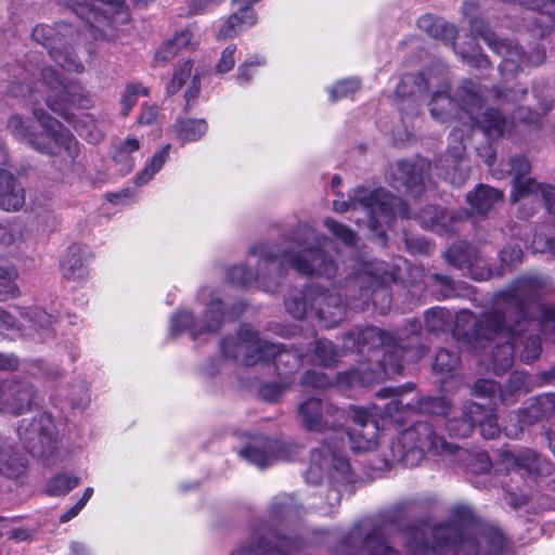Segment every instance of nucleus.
Returning <instances> with one entry per match:
<instances>
[{
    "instance_id": "20",
    "label": "nucleus",
    "mask_w": 555,
    "mask_h": 555,
    "mask_svg": "<svg viewBox=\"0 0 555 555\" xmlns=\"http://www.w3.org/2000/svg\"><path fill=\"white\" fill-rule=\"evenodd\" d=\"M352 425L348 429L351 449L356 452H371L378 446L379 427L371 412L361 408L350 409Z\"/></svg>"
},
{
    "instance_id": "61",
    "label": "nucleus",
    "mask_w": 555,
    "mask_h": 555,
    "mask_svg": "<svg viewBox=\"0 0 555 555\" xmlns=\"http://www.w3.org/2000/svg\"><path fill=\"white\" fill-rule=\"evenodd\" d=\"M528 379H529V376L525 373H514L511 377V380H509V388L513 390V391H520V390H524V391H528Z\"/></svg>"
},
{
    "instance_id": "57",
    "label": "nucleus",
    "mask_w": 555,
    "mask_h": 555,
    "mask_svg": "<svg viewBox=\"0 0 555 555\" xmlns=\"http://www.w3.org/2000/svg\"><path fill=\"white\" fill-rule=\"evenodd\" d=\"M541 353V341L538 336H528L524 343V349L520 351V359L530 363L534 361Z\"/></svg>"
},
{
    "instance_id": "22",
    "label": "nucleus",
    "mask_w": 555,
    "mask_h": 555,
    "mask_svg": "<svg viewBox=\"0 0 555 555\" xmlns=\"http://www.w3.org/2000/svg\"><path fill=\"white\" fill-rule=\"evenodd\" d=\"M386 409L387 414L397 424H403L418 413L449 415L450 412L449 402L444 398H424L416 400V403L396 398Z\"/></svg>"
},
{
    "instance_id": "11",
    "label": "nucleus",
    "mask_w": 555,
    "mask_h": 555,
    "mask_svg": "<svg viewBox=\"0 0 555 555\" xmlns=\"http://www.w3.org/2000/svg\"><path fill=\"white\" fill-rule=\"evenodd\" d=\"M469 23L470 30L476 36L482 38L495 53L502 56L500 68L503 74H514L526 64L535 66L543 62V51L535 50L529 56H526L518 46L509 41L499 40L482 20L474 18Z\"/></svg>"
},
{
    "instance_id": "27",
    "label": "nucleus",
    "mask_w": 555,
    "mask_h": 555,
    "mask_svg": "<svg viewBox=\"0 0 555 555\" xmlns=\"http://www.w3.org/2000/svg\"><path fill=\"white\" fill-rule=\"evenodd\" d=\"M22 321H16L15 315L0 310V334L3 331H29L48 330L53 323V317L40 308H31L25 312L16 309Z\"/></svg>"
},
{
    "instance_id": "28",
    "label": "nucleus",
    "mask_w": 555,
    "mask_h": 555,
    "mask_svg": "<svg viewBox=\"0 0 555 555\" xmlns=\"http://www.w3.org/2000/svg\"><path fill=\"white\" fill-rule=\"evenodd\" d=\"M465 149L462 131L454 130L448 145L447 162L449 165L444 175V179L454 185H462L468 178V164L464 159Z\"/></svg>"
},
{
    "instance_id": "21",
    "label": "nucleus",
    "mask_w": 555,
    "mask_h": 555,
    "mask_svg": "<svg viewBox=\"0 0 555 555\" xmlns=\"http://www.w3.org/2000/svg\"><path fill=\"white\" fill-rule=\"evenodd\" d=\"M429 169L430 163L424 158H418L413 163L397 162L389 170L390 184L398 191L417 196L424 190L425 177Z\"/></svg>"
},
{
    "instance_id": "15",
    "label": "nucleus",
    "mask_w": 555,
    "mask_h": 555,
    "mask_svg": "<svg viewBox=\"0 0 555 555\" xmlns=\"http://www.w3.org/2000/svg\"><path fill=\"white\" fill-rule=\"evenodd\" d=\"M391 278V274L385 269L384 262L364 263L363 268L350 281L347 289L360 288L363 302H366L372 297L373 304L376 307L378 306V298H380L383 304L379 310L385 312L390 306V296L385 285Z\"/></svg>"
},
{
    "instance_id": "51",
    "label": "nucleus",
    "mask_w": 555,
    "mask_h": 555,
    "mask_svg": "<svg viewBox=\"0 0 555 555\" xmlns=\"http://www.w3.org/2000/svg\"><path fill=\"white\" fill-rule=\"evenodd\" d=\"M293 382L291 379H285L281 383H271L263 385L259 393L261 398L268 402L278 401L291 387Z\"/></svg>"
},
{
    "instance_id": "39",
    "label": "nucleus",
    "mask_w": 555,
    "mask_h": 555,
    "mask_svg": "<svg viewBox=\"0 0 555 555\" xmlns=\"http://www.w3.org/2000/svg\"><path fill=\"white\" fill-rule=\"evenodd\" d=\"M61 266L66 279L80 281L88 275L87 262L79 247H72L62 260Z\"/></svg>"
},
{
    "instance_id": "30",
    "label": "nucleus",
    "mask_w": 555,
    "mask_h": 555,
    "mask_svg": "<svg viewBox=\"0 0 555 555\" xmlns=\"http://www.w3.org/2000/svg\"><path fill=\"white\" fill-rule=\"evenodd\" d=\"M258 16L250 8L238 5L237 11L225 18L218 27L217 39L227 40L237 37L243 31L256 25Z\"/></svg>"
},
{
    "instance_id": "35",
    "label": "nucleus",
    "mask_w": 555,
    "mask_h": 555,
    "mask_svg": "<svg viewBox=\"0 0 555 555\" xmlns=\"http://www.w3.org/2000/svg\"><path fill=\"white\" fill-rule=\"evenodd\" d=\"M503 199V192L487 185H479L467 194V201L478 214H487Z\"/></svg>"
},
{
    "instance_id": "58",
    "label": "nucleus",
    "mask_w": 555,
    "mask_h": 555,
    "mask_svg": "<svg viewBox=\"0 0 555 555\" xmlns=\"http://www.w3.org/2000/svg\"><path fill=\"white\" fill-rule=\"evenodd\" d=\"M539 324L541 331L546 335L548 331L555 333V307L550 305L539 306Z\"/></svg>"
},
{
    "instance_id": "55",
    "label": "nucleus",
    "mask_w": 555,
    "mask_h": 555,
    "mask_svg": "<svg viewBox=\"0 0 555 555\" xmlns=\"http://www.w3.org/2000/svg\"><path fill=\"white\" fill-rule=\"evenodd\" d=\"M324 225L328 229V231L341 242L347 245H352L356 242V234L344 224L335 221L334 219L326 218L324 220Z\"/></svg>"
},
{
    "instance_id": "1",
    "label": "nucleus",
    "mask_w": 555,
    "mask_h": 555,
    "mask_svg": "<svg viewBox=\"0 0 555 555\" xmlns=\"http://www.w3.org/2000/svg\"><path fill=\"white\" fill-rule=\"evenodd\" d=\"M76 89L73 85H65L57 73L51 67L40 70V79L30 87L23 85L12 86L10 93L13 96H26L29 93L33 105V114L38 120L42 132L35 134L27 122L20 116L10 117L8 128L18 140L27 142L35 150L53 155H65L75 159L79 154V144L74 135L66 130L56 119L48 115L39 107L40 99H43L47 106L54 113L63 116L74 126L76 131L91 143H98L102 133L89 114H75L72 109L75 105L87 108L89 100L81 94L72 92Z\"/></svg>"
},
{
    "instance_id": "8",
    "label": "nucleus",
    "mask_w": 555,
    "mask_h": 555,
    "mask_svg": "<svg viewBox=\"0 0 555 555\" xmlns=\"http://www.w3.org/2000/svg\"><path fill=\"white\" fill-rule=\"evenodd\" d=\"M456 447L438 437L431 425L417 422L403 430L390 446L391 454L385 459V466L400 463L405 467L417 466L425 454L447 455L455 453Z\"/></svg>"
},
{
    "instance_id": "19",
    "label": "nucleus",
    "mask_w": 555,
    "mask_h": 555,
    "mask_svg": "<svg viewBox=\"0 0 555 555\" xmlns=\"http://www.w3.org/2000/svg\"><path fill=\"white\" fill-rule=\"evenodd\" d=\"M301 425L311 431H325L340 427L346 422L345 411L327 400L309 398L298 405Z\"/></svg>"
},
{
    "instance_id": "33",
    "label": "nucleus",
    "mask_w": 555,
    "mask_h": 555,
    "mask_svg": "<svg viewBox=\"0 0 555 555\" xmlns=\"http://www.w3.org/2000/svg\"><path fill=\"white\" fill-rule=\"evenodd\" d=\"M192 67L193 64L190 61L180 64L173 72L172 79L167 86V91L171 94L186 86L185 99L188 104L193 101L199 92V78L196 74L192 75Z\"/></svg>"
},
{
    "instance_id": "31",
    "label": "nucleus",
    "mask_w": 555,
    "mask_h": 555,
    "mask_svg": "<svg viewBox=\"0 0 555 555\" xmlns=\"http://www.w3.org/2000/svg\"><path fill=\"white\" fill-rule=\"evenodd\" d=\"M428 89V82L422 74L404 75L396 90V94L401 99L400 109L403 114H408V108L418 109L415 100L418 95Z\"/></svg>"
},
{
    "instance_id": "5",
    "label": "nucleus",
    "mask_w": 555,
    "mask_h": 555,
    "mask_svg": "<svg viewBox=\"0 0 555 555\" xmlns=\"http://www.w3.org/2000/svg\"><path fill=\"white\" fill-rule=\"evenodd\" d=\"M433 118L444 122L455 109L456 117L463 119L464 115L474 125L478 126L490 139L502 137L511 127V122L498 111L482 109V96L479 88L472 81H465L456 91L452 100L446 91L435 92L429 102Z\"/></svg>"
},
{
    "instance_id": "23",
    "label": "nucleus",
    "mask_w": 555,
    "mask_h": 555,
    "mask_svg": "<svg viewBox=\"0 0 555 555\" xmlns=\"http://www.w3.org/2000/svg\"><path fill=\"white\" fill-rule=\"evenodd\" d=\"M35 397L28 382L0 380V413L18 416L31 408Z\"/></svg>"
},
{
    "instance_id": "50",
    "label": "nucleus",
    "mask_w": 555,
    "mask_h": 555,
    "mask_svg": "<svg viewBox=\"0 0 555 555\" xmlns=\"http://www.w3.org/2000/svg\"><path fill=\"white\" fill-rule=\"evenodd\" d=\"M364 544L370 555H398L396 551L387 545L378 530L370 534Z\"/></svg>"
},
{
    "instance_id": "41",
    "label": "nucleus",
    "mask_w": 555,
    "mask_h": 555,
    "mask_svg": "<svg viewBox=\"0 0 555 555\" xmlns=\"http://www.w3.org/2000/svg\"><path fill=\"white\" fill-rule=\"evenodd\" d=\"M170 149V144L164 145L146 162L144 168L135 177L137 185H144L153 179L167 162Z\"/></svg>"
},
{
    "instance_id": "12",
    "label": "nucleus",
    "mask_w": 555,
    "mask_h": 555,
    "mask_svg": "<svg viewBox=\"0 0 555 555\" xmlns=\"http://www.w3.org/2000/svg\"><path fill=\"white\" fill-rule=\"evenodd\" d=\"M69 8L77 16L90 24L94 37L96 31L105 35L101 25L111 27L128 21L124 0H70Z\"/></svg>"
},
{
    "instance_id": "60",
    "label": "nucleus",
    "mask_w": 555,
    "mask_h": 555,
    "mask_svg": "<svg viewBox=\"0 0 555 555\" xmlns=\"http://www.w3.org/2000/svg\"><path fill=\"white\" fill-rule=\"evenodd\" d=\"M554 240L537 233L532 240V248L535 253H547L554 249Z\"/></svg>"
},
{
    "instance_id": "45",
    "label": "nucleus",
    "mask_w": 555,
    "mask_h": 555,
    "mask_svg": "<svg viewBox=\"0 0 555 555\" xmlns=\"http://www.w3.org/2000/svg\"><path fill=\"white\" fill-rule=\"evenodd\" d=\"M16 278L17 271L15 268L11 266L0 267V300H7L17 295L18 289L14 283Z\"/></svg>"
},
{
    "instance_id": "42",
    "label": "nucleus",
    "mask_w": 555,
    "mask_h": 555,
    "mask_svg": "<svg viewBox=\"0 0 555 555\" xmlns=\"http://www.w3.org/2000/svg\"><path fill=\"white\" fill-rule=\"evenodd\" d=\"M79 478L72 474H59L47 483V492L50 495H65L79 485Z\"/></svg>"
},
{
    "instance_id": "43",
    "label": "nucleus",
    "mask_w": 555,
    "mask_h": 555,
    "mask_svg": "<svg viewBox=\"0 0 555 555\" xmlns=\"http://www.w3.org/2000/svg\"><path fill=\"white\" fill-rule=\"evenodd\" d=\"M452 323L451 313L444 308H433L426 311L425 324L429 332L438 333L446 331Z\"/></svg>"
},
{
    "instance_id": "64",
    "label": "nucleus",
    "mask_w": 555,
    "mask_h": 555,
    "mask_svg": "<svg viewBox=\"0 0 555 555\" xmlns=\"http://www.w3.org/2000/svg\"><path fill=\"white\" fill-rule=\"evenodd\" d=\"M220 2H222V0H193L190 5V10L194 14H199Z\"/></svg>"
},
{
    "instance_id": "38",
    "label": "nucleus",
    "mask_w": 555,
    "mask_h": 555,
    "mask_svg": "<svg viewBox=\"0 0 555 555\" xmlns=\"http://www.w3.org/2000/svg\"><path fill=\"white\" fill-rule=\"evenodd\" d=\"M197 43V40H195L194 35L190 30H182L177 33L157 50L156 57L162 61H168L182 49L194 48Z\"/></svg>"
},
{
    "instance_id": "54",
    "label": "nucleus",
    "mask_w": 555,
    "mask_h": 555,
    "mask_svg": "<svg viewBox=\"0 0 555 555\" xmlns=\"http://www.w3.org/2000/svg\"><path fill=\"white\" fill-rule=\"evenodd\" d=\"M266 60L262 56L250 59L238 66L236 80L240 83H248L256 74V67L263 66Z\"/></svg>"
},
{
    "instance_id": "25",
    "label": "nucleus",
    "mask_w": 555,
    "mask_h": 555,
    "mask_svg": "<svg viewBox=\"0 0 555 555\" xmlns=\"http://www.w3.org/2000/svg\"><path fill=\"white\" fill-rule=\"evenodd\" d=\"M555 412V395L546 393L535 398L528 410L508 415L509 425L504 427L505 435L509 438H517L522 431V425H531L540 417Z\"/></svg>"
},
{
    "instance_id": "59",
    "label": "nucleus",
    "mask_w": 555,
    "mask_h": 555,
    "mask_svg": "<svg viewBox=\"0 0 555 555\" xmlns=\"http://www.w3.org/2000/svg\"><path fill=\"white\" fill-rule=\"evenodd\" d=\"M302 385L311 386L313 388H325L330 385V378L317 371H307L302 376Z\"/></svg>"
},
{
    "instance_id": "18",
    "label": "nucleus",
    "mask_w": 555,
    "mask_h": 555,
    "mask_svg": "<svg viewBox=\"0 0 555 555\" xmlns=\"http://www.w3.org/2000/svg\"><path fill=\"white\" fill-rule=\"evenodd\" d=\"M224 313L218 298L211 299L207 305L204 318L195 321L194 315L186 310L177 311L170 319L171 335L188 332L193 339L201 335L217 332L223 322Z\"/></svg>"
},
{
    "instance_id": "37",
    "label": "nucleus",
    "mask_w": 555,
    "mask_h": 555,
    "mask_svg": "<svg viewBox=\"0 0 555 555\" xmlns=\"http://www.w3.org/2000/svg\"><path fill=\"white\" fill-rule=\"evenodd\" d=\"M417 24L422 30L433 38L441 39L447 42L455 39V27L439 17L427 14L422 16Z\"/></svg>"
},
{
    "instance_id": "3",
    "label": "nucleus",
    "mask_w": 555,
    "mask_h": 555,
    "mask_svg": "<svg viewBox=\"0 0 555 555\" xmlns=\"http://www.w3.org/2000/svg\"><path fill=\"white\" fill-rule=\"evenodd\" d=\"M546 284V278L541 275L517 279L498 295L495 309L483 313L477 321V337L495 341L491 353L494 374L500 375L512 366L515 345L517 341L522 343V336L532 323L528 315V306Z\"/></svg>"
},
{
    "instance_id": "34",
    "label": "nucleus",
    "mask_w": 555,
    "mask_h": 555,
    "mask_svg": "<svg viewBox=\"0 0 555 555\" xmlns=\"http://www.w3.org/2000/svg\"><path fill=\"white\" fill-rule=\"evenodd\" d=\"M301 542L289 538H276L274 545L270 548L261 544L256 547H242L232 553V555H292V553H299Z\"/></svg>"
},
{
    "instance_id": "52",
    "label": "nucleus",
    "mask_w": 555,
    "mask_h": 555,
    "mask_svg": "<svg viewBox=\"0 0 555 555\" xmlns=\"http://www.w3.org/2000/svg\"><path fill=\"white\" fill-rule=\"evenodd\" d=\"M146 88L141 83H131L127 86L120 101L122 114L127 115L137 103L139 96L146 95Z\"/></svg>"
},
{
    "instance_id": "56",
    "label": "nucleus",
    "mask_w": 555,
    "mask_h": 555,
    "mask_svg": "<svg viewBox=\"0 0 555 555\" xmlns=\"http://www.w3.org/2000/svg\"><path fill=\"white\" fill-rule=\"evenodd\" d=\"M236 46L235 44H229L223 49L221 52V55L216 64V72L218 74H225L233 69L236 59Z\"/></svg>"
},
{
    "instance_id": "48",
    "label": "nucleus",
    "mask_w": 555,
    "mask_h": 555,
    "mask_svg": "<svg viewBox=\"0 0 555 555\" xmlns=\"http://www.w3.org/2000/svg\"><path fill=\"white\" fill-rule=\"evenodd\" d=\"M472 393L476 397L489 399H494L499 395L502 402L508 403L506 393L501 391L499 385L493 380L478 379L473 386Z\"/></svg>"
},
{
    "instance_id": "32",
    "label": "nucleus",
    "mask_w": 555,
    "mask_h": 555,
    "mask_svg": "<svg viewBox=\"0 0 555 555\" xmlns=\"http://www.w3.org/2000/svg\"><path fill=\"white\" fill-rule=\"evenodd\" d=\"M25 203L24 189L16 182L12 172L0 168V208L16 211Z\"/></svg>"
},
{
    "instance_id": "62",
    "label": "nucleus",
    "mask_w": 555,
    "mask_h": 555,
    "mask_svg": "<svg viewBox=\"0 0 555 555\" xmlns=\"http://www.w3.org/2000/svg\"><path fill=\"white\" fill-rule=\"evenodd\" d=\"M521 256H522V250H521L520 246H513L509 248V250L503 249L500 254L502 262H504L508 266L516 261H519L521 259Z\"/></svg>"
},
{
    "instance_id": "2",
    "label": "nucleus",
    "mask_w": 555,
    "mask_h": 555,
    "mask_svg": "<svg viewBox=\"0 0 555 555\" xmlns=\"http://www.w3.org/2000/svg\"><path fill=\"white\" fill-rule=\"evenodd\" d=\"M326 242L327 238L319 237L311 227L300 225L295 229L288 242V248L282 254L268 244L253 247V255L258 257L256 275L244 266H234L229 270L228 278L231 283L242 286H248L255 281L266 292L275 291L285 266L302 275L332 279L337 267L334 260L321 250Z\"/></svg>"
},
{
    "instance_id": "29",
    "label": "nucleus",
    "mask_w": 555,
    "mask_h": 555,
    "mask_svg": "<svg viewBox=\"0 0 555 555\" xmlns=\"http://www.w3.org/2000/svg\"><path fill=\"white\" fill-rule=\"evenodd\" d=\"M446 259L454 267L461 270H467L475 280H485L490 275L489 271H478L483 260L478 255L476 248L466 242L452 245L446 251Z\"/></svg>"
},
{
    "instance_id": "17",
    "label": "nucleus",
    "mask_w": 555,
    "mask_h": 555,
    "mask_svg": "<svg viewBox=\"0 0 555 555\" xmlns=\"http://www.w3.org/2000/svg\"><path fill=\"white\" fill-rule=\"evenodd\" d=\"M462 414L461 420L453 417L447 421L446 428L451 436L467 437L476 425L480 427L481 435L487 439H493L500 434V426L492 409L469 402L464 405Z\"/></svg>"
},
{
    "instance_id": "24",
    "label": "nucleus",
    "mask_w": 555,
    "mask_h": 555,
    "mask_svg": "<svg viewBox=\"0 0 555 555\" xmlns=\"http://www.w3.org/2000/svg\"><path fill=\"white\" fill-rule=\"evenodd\" d=\"M291 447L284 442L269 438H259L253 444L242 449L240 454L249 463L264 468L279 460L292 459Z\"/></svg>"
},
{
    "instance_id": "26",
    "label": "nucleus",
    "mask_w": 555,
    "mask_h": 555,
    "mask_svg": "<svg viewBox=\"0 0 555 555\" xmlns=\"http://www.w3.org/2000/svg\"><path fill=\"white\" fill-rule=\"evenodd\" d=\"M502 463L508 472L524 470L528 476H550L553 465L530 449L520 450L517 453L506 452L502 456Z\"/></svg>"
},
{
    "instance_id": "63",
    "label": "nucleus",
    "mask_w": 555,
    "mask_h": 555,
    "mask_svg": "<svg viewBox=\"0 0 555 555\" xmlns=\"http://www.w3.org/2000/svg\"><path fill=\"white\" fill-rule=\"evenodd\" d=\"M157 114H158V109L156 106H154V105L143 106L141 114L138 118V121L141 125H150L156 119Z\"/></svg>"
},
{
    "instance_id": "46",
    "label": "nucleus",
    "mask_w": 555,
    "mask_h": 555,
    "mask_svg": "<svg viewBox=\"0 0 555 555\" xmlns=\"http://www.w3.org/2000/svg\"><path fill=\"white\" fill-rule=\"evenodd\" d=\"M460 358L456 353H452L448 349H440L433 364L434 371L441 375L451 374L459 366Z\"/></svg>"
},
{
    "instance_id": "36",
    "label": "nucleus",
    "mask_w": 555,
    "mask_h": 555,
    "mask_svg": "<svg viewBox=\"0 0 555 555\" xmlns=\"http://www.w3.org/2000/svg\"><path fill=\"white\" fill-rule=\"evenodd\" d=\"M24 455L14 452L12 447L0 437V473L8 477H18L26 469Z\"/></svg>"
},
{
    "instance_id": "40",
    "label": "nucleus",
    "mask_w": 555,
    "mask_h": 555,
    "mask_svg": "<svg viewBox=\"0 0 555 555\" xmlns=\"http://www.w3.org/2000/svg\"><path fill=\"white\" fill-rule=\"evenodd\" d=\"M204 119H179L175 125L177 138L183 143L199 140L207 131Z\"/></svg>"
},
{
    "instance_id": "6",
    "label": "nucleus",
    "mask_w": 555,
    "mask_h": 555,
    "mask_svg": "<svg viewBox=\"0 0 555 555\" xmlns=\"http://www.w3.org/2000/svg\"><path fill=\"white\" fill-rule=\"evenodd\" d=\"M221 348L227 358L240 360L246 366L272 360L278 374L285 376L286 380L301 365V357L296 351L262 340L247 325L240 328L236 337L224 339Z\"/></svg>"
},
{
    "instance_id": "14",
    "label": "nucleus",
    "mask_w": 555,
    "mask_h": 555,
    "mask_svg": "<svg viewBox=\"0 0 555 555\" xmlns=\"http://www.w3.org/2000/svg\"><path fill=\"white\" fill-rule=\"evenodd\" d=\"M17 435L24 448L34 456L47 457L55 450L56 431L51 416L39 413L31 420H23Z\"/></svg>"
},
{
    "instance_id": "4",
    "label": "nucleus",
    "mask_w": 555,
    "mask_h": 555,
    "mask_svg": "<svg viewBox=\"0 0 555 555\" xmlns=\"http://www.w3.org/2000/svg\"><path fill=\"white\" fill-rule=\"evenodd\" d=\"M406 555L452 553L453 555H499L505 545L503 533L495 527L476 522L468 508H456L454 517L434 528L412 527L406 533Z\"/></svg>"
},
{
    "instance_id": "7",
    "label": "nucleus",
    "mask_w": 555,
    "mask_h": 555,
    "mask_svg": "<svg viewBox=\"0 0 555 555\" xmlns=\"http://www.w3.org/2000/svg\"><path fill=\"white\" fill-rule=\"evenodd\" d=\"M333 209L337 212L351 210L353 214H363L364 218L354 217L356 222L366 223L369 229L380 236L384 225H388L396 216L410 217L406 205L399 197H393L384 190L371 191L365 188L356 189L348 201H334Z\"/></svg>"
},
{
    "instance_id": "49",
    "label": "nucleus",
    "mask_w": 555,
    "mask_h": 555,
    "mask_svg": "<svg viewBox=\"0 0 555 555\" xmlns=\"http://www.w3.org/2000/svg\"><path fill=\"white\" fill-rule=\"evenodd\" d=\"M360 81L358 78H346L337 81L328 89L330 100L336 102L340 99L347 98L360 89Z\"/></svg>"
},
{
    "instance_id": "47",
    "label": "nucleus",
    "mask_w": 555,
    "mask_h": 555,
    "mask_svg": "<svg viewBox=\"0 0 555 555\" xmlns=\"http://www.w3.org/2000/svg\"><path fill=\"white\" fill-rule=\"evenodd\" d=\"M418 218L425 228H429L440 234L447 232L444 224L446 214L439 211L436 207L429 206L425 208L421 211Z\"/></svg>"
},
{
    "instance_id": "16",
    "label": "nucleus",
    "mask_w": 555,
    "mask_h": 555,
    "mask_svg": "<svg viewBox=\"0 0 555 555\" xmlns=\"http://www.w3.org/2000/svg\"><path fill=\"white\" fill-rule=\"evenodd\" d=\"M350 465L343 455L340 447L326 443L311 453V463L306 473V480L310 483H320L324 473L330 478L337 480H349Z\"/></svg>"
},
{
    "instance_id": "13",
    "label": "nucleus",
    "mask_w": 555,
    "mask_h": 555,
    "mask_svg": "<svg viewBox=\"0 0 555 555\" xmlns=\"http://www.w3.org/2000/svg\"><path fill=\"white\" fill-rule=\"evenodd\" d=\"M73 35V28L66 24H57L56 27L48 25L36 26L33 30V38L46 47L52 60L68 72L81 73L82 63L68 49L67 37Z\"/></svg>"
},
{
    "instance_id": "9",
    "label": "nucleus",
    "mask_w": 555,
    "mask_h": 555,
    "mask_svg": "<svg viewBox=\"0 0 555 555\" xmlns=\"http://www.w3.org/2000/svg\"><path fill=\"white\" fill-rule=\"evenodd\" d=\"M403 333L396 339L390 333L377 327H369L359 333L358 339L362 344H372L374 348L384 347L386 351L380 361V372H374L370 376L359 377L358 371L347 373L350 384L359 380L362 384H370L379 380L383 376H393L400 374L403 365L402 361H417L427 354L428 350L424 346L408 348L402 345Z\"/></svg>"
},
{
    "instance_id": "53",
    "label": "nucleus",
    "mask_w": 555,
    "mask_h": 555,
    "mask_svg": "<svg viewBox=\"0 0 555 555\" xmlns=\"http://www.w3.org/2000/svg\"><path fill=\"white\" fill-rule=\"evenodd\" d=\"M315 357L320 364L331 365L338 358V352L330 340H318L314 348Z\"/></svg>"
},
{
    "instance_id": "10",
    "label": "nucleus",
    "mask_w": 555,
    "mask_h": 555,
    "mask_svg": "<svg viewBox=\"0 0 555 555\" xmlns=\"http://www.w3.org/2000/svg\"><path fill=\"white\" fill-rule=\"evenodd\" d=\"M285 307L295 319L314 315L324 327L338 325L347 315L346 305L336 286L324 289L318 285L295 292L285 300Z\"/></svg>"
},
{
    "instance_id": "44",
    "label": "nucleus",
    "mask_w": 555,
    "mask_h": 555,
    "mask_svg": "<svg viewBox=\"0 0 555 555\" xmlns=\"http://www.w3.org/2000/svg\"><path fill=\"white\" fill-rule=\"evenodd\" d=\"M139 149V140L134 137H129L117 146L114 154V159L117 163L125 164L126 171H130L133 167L131 153L137 152Z\"/></svg>"
}]
</instances>
